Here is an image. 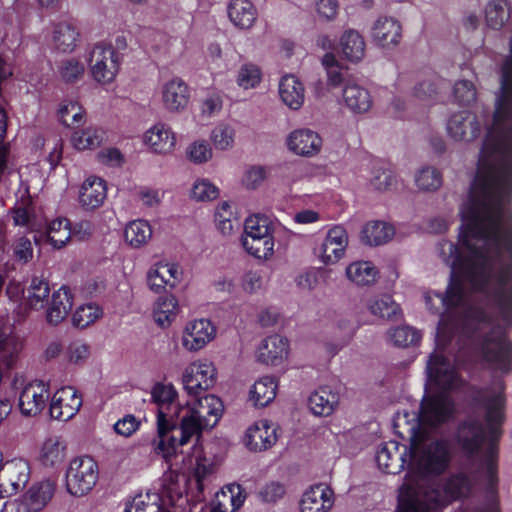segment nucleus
<instances>
[{"label":"nucleus","mask_w":512,"mask_h":512,"mask_svg":"<svg viewBox=\"0 0 512 512\" xmlns=\"http://www.w3.org/2000/svg\"><path fill=\"white\" fill-rule=\"evenodd\" d=\"M512 172L476 174L469 201L461 209L463 224L458 236L465 253L449 246L451 273L445 293L428 291L424 299L432 314L441 315L442 331L449 317L445 312L459 307L465 299L466 281L473 292L484 296L491 314L479 304L465 306L456 319L462 346L458 357L484 362L492 369H512Z\"/></svg>","instance_id":"nucleus-1"},{"label":"nucleus","mask_w":512,"mask_h":512,"mask_svg":"<svg viewBox=\"0 0 512 512\" xmlns=\"http://www.w3.org/2000/svg\"><path fill=\"white\" fill-rule=\"evenodd\" d=\"M177 396L172 384L156 383L151 391L152 400L157 406V448L165 456L175 454L194 435L214 428L224 411L222 400L215 395L198 399L197 407H190L189 401L184 406L177 403Z\"/></svg>","instance_id":"nucleus-2"},{"label":"nucleus","mask_w":512,"mask_h":512,"mask_svg":"<svg viewBox=\"0 0 512 512\" xmlns=\"http://www.w3.org/2000/svg\"><path fill=\"white\" fill-rule=\"evenodd\" d=\"M475 406L485 409L484 420L487 428L478 419L461 421L456 429L454 440L460 451L467 457H474L487 443L482 466L485 469L486 492L494 499L498 494V452L505 421L506 399L503 392L487 396L478 390L473 395Z\"/></svg>","instance_id":"nucleus-3"},{"label":"nucleus","mask_w":512,"mask_h":512,"mask_svg":"<svg viewBox=\"0 0 512 512\" xmlns=\"http://www.w3.org/2000/svg\"><path fill=\"white\" fill-rule=\"evenodd\" d=\"M426 370L427 384L434 393L424 395L416 426L438 427L452 417L454 403L449 392L455 390L462 379L450 359L441 353L430 355Z\"/></svg>","instance_id":"nucleus-4"},{"label":"nucleus","mask_w":512,"mask_h":512,"mask_svg":"<svg viewBox=\"0 0 512 512\" xmlns=\"http://www.w3.org/2000/svg\"><path fill=\"white\" fill-rule=\"evenodd\" d=\"M409 445V466L423 480L444 474L452 461L451 446L447 439H428L419 426H412Z\"/></svg>","instance_id":"nucleus-5"},{"label":"nucleus","mask_w":512,"mask_h":512,"mask_svg":"<svg viewBox=\"0 0 512 512\" xmlns=\"http://www.w3.org/2000/svg\"><path fill=\"white\" fill-rule=\"evenodd\" d=\"M471 491V482L464 473H456L442 483L428 486L422 495L410 490L401 496L399 512H437L454 501L467 497Z\"/></svg>","instance_id":"nucleus-6"},{"label":"nucleus","mask_w":512,"mask_h":512,"mask_svg":"<svg viewBox=\"0 0 512 512\" xmlns=\"http://www.w3.org/2000/svg\"><path fill=\"white\" fill-rule=\"evenodd\" d=\"M99 478L97 462L89 457H77L71 460L66 471L67 491L76 497L89 493L96 485Z\"/></svg>","instance_id":"nucleus-7"},{"label":"nucleus","mask_w":512,"mask_h":512,"mask_svg":"<svg viewBox=\"0 0 512 512\" xmlns=\"http://www.w3.org/2000/svg\"><path fill=\"white\" fill-rule=\"evenodd\" d=\"M216 382V368L211 362H193L182 375V384L192 399L190 407H197V400H203L205 394Z\"/></svg>","instance_id":"nucleus-8"},{"label":"nucleus","mask_w":512,"mask_h":512,"mask_svg":"<svg viewBox=\"0 0 512 512\" xmlns=\"http://www.w3.org/2000/svg\"><path fill=\"white\" fill-rule=\"evenodd\" d=\"M89 61L92 76L99 83L112 82L119 71L118 54L110 45H95Z\"/></svg>","instance_id":"nucleus-9"},{"label":"nucleus","mask_w":512,"mask_h":512,"mask_svg":"<svg viewBox=\"0 0 512 512\" xmlns=\"http://www.w3.org/2000/svg\"><path fill=\"white\" fill-rule=\"evenodd\" d=\"M409 455V447L398 441L384 442L376 453V462L381 471L387 474H398L404 470Z\"/></svg>","instance_id":"nucleus-10"},{"label":"nucleus","mask_w":512,"mask_h":512,"mask_svg":"<svg viewBox=\"0 0 512 512\" xmlns=\"http://www.w3.org/2000/svg\"><path fill=\"white\" fill-rule=\"evenodd\" d=\"M82 398L77 390L65 386L57 390L51 398L49 412L51 418L59 421L70 420L81 408Z\"/></svg>","instance_id":"nucleus-11"},{"label":"nucleus","mask_w":512,"mask_h":512,"mask_svg":"<svg viewBox=\"0 0 512 512\" xmlns=\"http://www.w3.org/2000/svg\"><path fill=\"white\" fill-rule=\"evenodd\" d=\"M50 397L47 384L33 381L23 387L19 395V409L25 416H36L46 407Z\"/></svg>","instance_id":"nucleus-12"},{"label":"nucleus","mask_w":512,"mask_h":512,"mask_svg":"<svg viewBox=\"0 0 512 512\" xmlns=\"http://www.w3.org/2000/svg\"><path fill=\"white\" fill-rule=\"evenodd\" d=\"M447 132L456 141L471 142L480 136L481 125L476 115L460 111L449 118Z\"/></svg>","instance_id":"nucleus-13"},{"label":"nucleus","mask_w":512,"mask_h":512,"mask_svg":"<svg viewBox=\"0 0 512 512\" xmlns=\"http://www.w3.org/2000/svg\"><path fill=\"white\" fill-rule=\"evenodd\" d=\"M348 245L346 230L339 225L329 229L318 254L325 265L337 263L345 254Z\"/></svg>","instance_id":"nucleus-14"},{"label":"nucleus","mask_w":512,"mask_h":512,"mask_svg":"<svg viewBox=\"0 0 512 512\" xmlns=\"http://www.w3.org/2000/svg\"><path fill=\"white\" fill-rule=\"evenodd\" d=\"M276 430L274 424L267 419L255 422L246 432V447L255 452L272 447L277 441Z\"/></svg>","instance_id":"nucleus-15"},{"label":"nucleus","mask_w":512,"mask_h":512,"mask_svg":"<svg viewBox=\"0 0 512 512\" xmlns=\"http://www.w3.org/2000/svg\"><path fill=\"white\" fill-rule=\"evenodd\" d=\"M334 504L333 490L322 483L306 490L300 501L301 512H328Z\"/></svg>","instance_id":"nucleus-16"},{"label":"nucleus","mask_w":512,"mask_h":512,"mask_svg":"<svg viewBox=\"0 0 512 512\" xmlns=\"http://www.w3.org/2000/svg\"><path fill=\"white\" fill-rule=\"evenodd\" d=\"M289 352V341L280 335H271L263 339L257 350L260 363L278 366L286 359Z\"/></svg>","instance_id":"nucleus-17"},{"label":"nucleus","mask_w":512,"mask_h":512,"mask_svg":"<svg viewBox=\"0 0 512 512\" xmlns=\"http://www.w3.org/2000/svg\"><path fill=\"white\" fill-rule=\"evenodd\" d=\"M56 483L50 479L34 484L27 492L25 501L16 507V512H38L52 499Z\"/></svg>","instance_id":"nucleus-18"},{"label":"nucleus","mask_w":512,"mask_h":512,"mask_svg":"<svg viewBox=\"0 0 512 512\" xmlns=\"http://www.w3.org/2000/svg\"><path fill=\"white\" fill-rule=\"evenodd\" d=\"M214 335L215 328L209 320H195L186 327L182 344L189 351H198L210 342Z\"/></svg>","instance_id":"nucleus-19"},{"label":"nucleus","mask_w":512,"mask_h":512,"mask_svg":"<svg viewBox=\"0 0 512 512\" xmlns=\"http://www.w3.org/2000/svg\"><path fill=\"white\" fill-rule=\"evenodd\" d=\"M287 144L297 155L313 156L320 151L322 139L310 129H298L290 133Z\"/></svg>","instance_id":"nucleus-20"},{"label":"nucleus","mask_w":512,"mask_h":512,"mask_svg":"<svg viewBox=\"0 0 512 512\" xmlns=\"http://www.w3.org/2000/svg\"><path fill=\"white\" fill-rule=\"evenodd\" d=\"M372 37L374 42L383 48L396 46L402 37L401 25L392 17L379 18L373 25Z\"/></svg>","instance_id":"nucleus-21"},{"label":"nucleus","mask_w":512,"mask_h":512,"mask_svg":"<svg viewBox=\"0 0 512 512\" xmlns=\"http://www.w3.org/2000/svg\"><path fill=\"white\" fill-rule=\"evenodd\" d=\"M107 196L106 183L102 178L91 176L82 184L79 194V201L86 209L100 207Z\"/></svg>","instance_id":"nucleus-22"},{"label":"nucleus","mask_w":512,"mask_h":512,"mask_svg":"<svg viewBox=\"0 0 512 512\" xmlns=\"http://www.w3.org/2000/svg\"><path fill=\"white\" fill-rule=\"evenodd\" d=\"M339 402V395L329 386H321L308 398L311 412L316 416H329Z\"/></svg>","instance_id":"nucleus-23"},{"label":"nucleus","mask_w":512,"mask_h":512,"mask_svg":"<svg viewBox=\"0 0 512 512\" xmlns=\"http://www.w3.org/2000/svg\"><path fill=\"white\" fill-rule=\"evenodd\" d=\"M188 85L180 78H174L165 84L163 88V101L170 111L184 109L189 102Z\"/></svg>","instance_id":"nucleus-24"},{"label":"nucleus","mask_w":512,"mask_h":512,"mask_svg":"<svg viewBox=\"0 0 512 512\" xmlns=\"http://www.w3.org/2000/svg\"><path fill=\"white\" fill-rule=\"evenodd\" d=\"M72 306L73 298L70 290L62 286L52 294V299L47 309V321L52 325H58L67 317Z\"/></svg>","instance_id":"nucleus-25"},{"label":"nucleus","mask_w":512,"mask_h":512,"mask_svg":"<svg viewBox=\"0 0 512 512\" xmlns=\"http://www.w3.org/2000/svg\"><path fill=\"white\" fill-rule=\"evenodd\" d=\"M144 142L153 152L161 154L170 152L175 146L176 139L165 124L158 123L145 133Z\"/></svg>","instance_id":"nucleus-26"},{"label":"nucleus","mask_w":512,"mask_h":512,"mask_svg":"<svg viewBox=\"0 0 512 512\" xmlns=\"http://www.w3.org/2000/svg\"><path fill=\"white\" fill-rule=\"evenodd\" d=\"M279 95L284 104L298 110L304 103L303 84L294 75H285L279 83Z\"/></svg>","instance_id":"nucleus-27"},{"label":"nucleus","mask_w":512,"mask_h":512,"mask_svg":"<svg viewBox=\"0 0 512 512\" xmlns=\"http://www.w3.org/2000/svg\"><path fill=\"white\" fill-rule=\"evenodd\" d=\"M278 382L275 377L264 376L257 380L249 393V401L257 408L269 405L276 397Z\"/></svg>","instance_id":"nucleus-28"},{"label":"nucleus","mask_w":512,"mask_h":512,"mask_svg":"<svg viewBox=\"0 0 512 512\" xmlns=\"http://www.w3.org/2000/svg\"><path fill=\"white\" fill-rule=\"evenodd\" d=\"M227 12L230 21L241 29L250 28L256 20V9L249 0H231Z\"/></svg>","instance_id":"nucleus-29"},{"label":"nucleus","mask_w":512,"mask_h":512,"mask_svg":"<svg viewBox=\"0 0 512 512\" xmlns=\"http://www.w3.org/2000/svg\"><path fill=\"white\" fill-rule=\"evenodd\" d=\"M367 307L373 315L381 319L397 321L402 316L400 305L388 294L377 296L369 300Z\"/></svg>","instance_id":"nucleus-30"},{"label":"nucleus","mask_w":512,"mask_h":512,"mask_svg":"<svg viewBox=\"0 0 512 512\" xmlns=\"http://www.w3.org/2000/svg\"><path fill=\"white\" fill-rule=\"evenodd\" d=\"M343 99L346 106L355 113L367 112L372 105L369 91L357 84H347L344 87Z\"/></svg>","instance_id":"nucleus-31"},{"label":"nucleus","mask_w":512,"mask_h":512,"mask_svg":"<svg viewBox=\"0 0 512 512\" xmlns=\"http://www.w3.org/2000/svg\"><path fill=\"white\" fill-rule=\"evenodd\" d=\"M394 233L395 229L392 225L383 221H371L363 227L361 238L368 245L378 246L387 243Z\"/></svg>","instance_id":"nucleus-32"},{"label":"nucleus","mask_w":512,"mask_h":512,"mask_svg":"<svg viewBox=\"0 0 512 512\" xmlns=\"http://www.w3.org/2000/svg\"><path fill=\"white\" fill-rule=\"evenodd\" d=\"M340 47L344 57L351 62H359L365 55V41L356 30L345 31L340 39Z\"/></svg>","instance_id":"nucleus-33"},{"label":"nucleus","mask_w":512,"mask_h":512,"mask_svg":"<svg viewBox=\"0 0 512 512\" xmlns=\"http://www.w3.org/2000/svg\"><path fill=\"white\" fill-rule=\"evenodd\" d=\"M71 235L69 221L66 218H58L49 223L45 234L40 235V238L45 237L53 248L60 249L70 240Z\"/></svg>","instance_id":"nucleus-34"},{"label":"nucleus","mask_w":512,"mask_h":512,"mask_svg":"<svg viewBox=\"0 0 512 512\" xmlns=\"http://www.w3.org/2000/svg\"><path fill=\"white\" fill-rule=\"evenodd\" d=\"M346 275L355 284L366 286L375 282L378 270L370 261H357L346 268Z\"/></svg>","instance_id":"nucleus-35"},{"label":"nucleus","mask_w":512,"mask_h":512,"mask_svg":"<svg viewBox=\"0 0 512 512\" xmlns=\"http://www.w3.org/2000/svg\"><path fill=\"white\" fill-rule=\"evenodd\" d=\"M242 246L248 254L257 259H267L274 253L273 235L253 236L241 238Z\"/></svg>","instance_id":"nucleus-36"},{"label":"nucleus","mask_w":512,"mask_h":512,"mask_svg":"<svg viewBox=\"0 0 512 512\" xmlns=\"http://www.w3.org/2000/svg\"><path fill=\"white\" fill-rule=\"evenodd\" d=\"M66 455V444L61 437L52 436L48 438L41 451V461L45 466H56L61 464Z\"/></svg>","instance_id":"nucleus-37"},{"label":"nucleus","mask_w":512,"mask_h":512,"mask_svg":"<svg viewBox=\"0 0 512 512\" xmlns=\"http://www.w3.org/2000/svg\"><path fill=\"white\" fill-rule=\"evenodd\" d=\"M509 17L510 8L507 0H491L485 8L486 23L491 29H501Z\"/></svg>","instance_id":"nucleus-38"},{"label":"nucleus","mask_w":512,"mask_h":512,"mask_svg":"<svg viewBox=\"0 0 512 512\" xmlns=\"http://www.w3.org/2000/svg\"><path fill=\"white\" fill-rule=\"evenodd\" d=\"M78 36L79 33L72 24L59 23L53 32L55 47L62 52H72L76 47Z\"/></svg>","instance_id":"nucleus-39"},{"label":"nucleus","mask_w":512,"mask_h":512,"mask_svg":"<svg viewBox=\"0 0 512 512\" xmlns=\"http://www.w3.org/2000/svg\"><path fill=\"white\" fill-rule=\"evenodd\" d=\"M178 310V301L174 295L160 296L154 312L155 322L162 328L168 327L175 319Z\"/></svg>","instance_id":"nucleus-40"},{"label":"nucleus","mask_w":512,"mask_h":512,"mask_svg":"<svg viewBox=\"0 0 512 512\" xmlns=\"http://www.w3.org/2000/svg\"><path fill=\"white\" fill-rule=\"evenodd\" d=\"M50 293L48 282L40 277H33L27 288V303L32 309L43 308Z\"/></svg>","instance_id":"nucleus-41"},{"label":"nucleus","mask_w":512,"mask_h":512,"mask_svg":"<svg viewBox=\"0 0 512 512\" xmlns=\"http://www.w3.org/2000/svg\"><path fill=\"white\" fill-rule=\"evenodd\" d=\"M221 495L228 499L232 507L231 510L226 507L225 503L218 500L211 512H234L243 505L246 498L245 491L239 484L227 485L225 489H222Z\"/></svg>","instance_id":"nucleus-42"},{"label":"nucleus","mask_w":512,"mask_h":512,"mask_svg":"<svg viewBox=\"0 0 512 512\" xmlns=\"http://www.w3.org/2000/svg\"><path fill=\"white\" fill-rule=\"evenodd\" d=\"M160 501L161 496L156 492L139 494L130 501V512H168Z\"/></svg>","instance_id":"nucleus-43"},{"label":"nucleus","mask_w":512,"mask_h":512,"mask_svg":"<svg viewBox=\"0 0 512 512\" xmlns=\"http://www.w3.org/2000/svg\"><path fill=\"white\" fill-rule=\"evenodd\" d=\"M389 337L397 347H409L419 344L422 335L415 328L403 325L389 330Z\"/></svg>","instance_id":"nucleus-44"},{"label":"nucleus","mask_w":512,"mask_h":512,"mask_svg":"<svg viewBox=\"0 0 512 512\" xmlns=\"http://www.w3.org/2000/svg\"><path fill=\"white\" fill-rule=\"evenodd\" d=\"M103 140V131L97 128H87L81 131H75L72 136V142L76 149H94L97 148Z\"/></svg>","instance_id":"nucleus-45"},{"label":"nucleus","mask_w":512,"mask_h":512,"mask_svg":"<svg viewBox=\"0 0 512 512\" xmlns=\"http://www.w3.org/2000/svg\"><path fill=\"white\" fill-rule=\"evenodd\" d=\"M102 314V309L94 303L81 305L73 313L72 323L75 327L84 329L98 320Z\"/></svg>","instance_id":"nucleus-46"},{"label":"nucleus","mask_w":512,"mask_h":512,"mask_svg":"<svg viewBox=\"0 0 512 512\" xmlns=\"http://www.w3.org/2000/svg\"><path fill=\"white\" fill-rule=\"evenodd\" d=\"M415 183L420 190L434 191L442 185V174L434 167H422L415 176Z\"/></svg>","instance_id":"nucleus-47"},{"label":"nucleus","mask_w":512,"mask_h":512,"mask_svg":"<svg viewBox=\"0 0 512 512\" xmlns=\"http://www.w3.org/2000/svg\"><path fill=\"white\" fill-rule=\"evenodd\" d=\"M262 235H273V229L268 219L259 215L248 217L244 222L242 238L262 237Z\"/></svg>","instance_id":"nucleus-48"},{"label":"nucleus","mask_w":512,"mask_h":512,"mask_svg":"<svg viewBox=\"0 0 512 512\" xmlns=\"http://www.w3.org/2000/svg\"><path fill=\"white\" fill-rule=\"evenodd\" d=\"M261 78L260 68L255 64L247 63L243 64L238 71L237 84L244 89L254 88L260 83Z\"/></svg>","instance_id":"nucleus-49"},{"label":"nucleus","mask_w":512,"mask_h":512,"mask_svg":"<svg viewBox=\"0 0 512 512\" xmlns=\"http://www.w3.org/2000/svg\"><path fill=\"white\" fill-rule=\"evenodd\" d=\"M83 109L78 103L70 101L61 105L59 109L60 121L68 127H77L82 123Z\"/></svg>","instance_id":"nucleus-50"},{"label":"nucleus","mask_w":512,"mask_h":512,"mask_svg":"<svg viewBox=\"0 0 512 512\" xmlns=\"http://www.w3.org/2000/svg\"><path fill=\"white\" fill-rule=\"evenodd\" d=\"M453 95L458 104L466 106L476 100L477 92L473 82L459 80L453 86Z\"/></svg>","instance_id":"nucleus-51"},{"label":"nucleus","mask_w":512,"mask_h":512,"mask_svg":"<svg viewBox=\"0 0 512 512\" xmlns=\"http://www.w3.org/2000/svg\"><path fill=\"white\" fill-rule=\"evenodd\" d=\"M440 82L442 80L435 73H431L427 80L419 82L414 87V96L420 100L433 99L438 93Z\"/></svg>","instance_id":"nucleus-52"},{"label":"nucleus","mask_w":512,"mask_h":512,"mask_svg":"<svg viewBox=\"0 0 512 512\" xmlns=\"http://www.w3.org/2000/svg\"><path fill=\"white\" fill-rule=\"evenodd\" d=\"M130 231L133 233V237L130 239L131 247L141 246L152 236L151 226L145 220H131Z\"/></svg>","instance_id":"nucleus-53"},{"label":"nucleus","mask_w":512,"mask_h":512,"mask_svg":"<svg viewBox=\"0 0 512 512\" xmlns=\"http://www.w3.org/2000/svg\"><path fill=\"white\" fill-rule=\"evenodd\" d=\"M84 65L76 59H66L61 62L60 75L67 83L78 81L84 74Z\"/></svg>","instance_id":"nucleus-54"},{"label":"nucleus","mask_w":512,"mask_h":512,"mask_svg":"<svg viewBox=\"0 0 512 512\" xmlns=\"http://www.w3.org/2000/svg\"><path fill=\"white\" fill-rule=\"evenodd\" d=\"M218 196V188L205 179L197 180L191 190V197L197 201H211Z\"/></svg>","instance_id":"nucleus-55"},{"label":"nucleus","mask_w":512,"mask_h":512,"mask_svg":"<svg viewBox=\"0 0 512 512\" xmlns=\"http://www.w3.org/2000/svg\"><path fill=\"white\" fill-rule=\"evenodd\" d=\"M232 207L227 201H223L216 209L215 223L218 230L223 234H229L233 230Z\"/></svg>","instance_id":"nucleus-56"},{"label":"nucleus","mask_w":512,"mask_h":512,"mask_svg":"<svg viewBox=\"0 0 512 512\" xmlns=\"http://www.w3.org/2000/svg\"><path fill=\"white\" fill-rule=\"evenodd\" d=\"M286 493L284 484L278 481H271L262 486L258 492V497L265 503H276L283 498Z\"/></svg>","instance_id":"nucleus-57"},{"label":"nucleus","mask_w":512,"mask_h":512,"mask_svg":"<svg viewBox=\"0 0 512 512\" xmlns=\"http://www.w3.org/2000/svg\"><path fill=\"white\" fill-rule=\"evenodd\" d=\"M211 139L217 149L225 150L234 142V130L227 125H218L212 130Z\"/></svg>","instance_id":"nucleus-58"},{"label":"nucleus","mask_w":512,"mask_h":512,"mask_svg":"<svg viewBox=\"0 0 512 512\" xmlns=\"http://www.w3.org/2000/svg\"><path fill=\"white\" fill-rule=\"evenodd\" d=\"M98 161L109 167H120L125 163V155L115 147L104 148L97 153Z\"/></svg>","instance_id":"nucleus-59"},{"label":"nucleus","mask_w":512,"mask_h":512,"mask_svg":"<svg viewBox=\"0 0 512 512\" xmlns=\"http://www.w3.org/2000/svg\"><path fill=\"white\" fill-rule=\"evenodd\" d=\"M90 356V347L82 341H74L68 347L69 362L81 365Z\"/></svg>","instance_id":"nucleus-60"},{"label":"nucleus","mask_w":512,"mask_h":512,"mask_svg":"<svg viewBox=\"0 0 512 512\" xmlns=\"http://www.w3.org/2000/svg\"><path fill=\"white\" fill-rule=\"evenodd\" d=\"M188 157L194 163L206 162L212 156V151L206 142H194L188 149Z\"/></svg>","instance_id":"nucleus-61"},{"label":"nucleus","mask_w":512,"mask_h":512,"mask_svg":"<svg viewBox=\"0 0 512 512\" xmlns=\"http://www.w3.org/2000/svg\"><path fill=\"white\" fill-rule=\"evenodd\" d=\"M167 283H169V279L163 277L156 265L148 271L147 284L151 291L160 294L166 291Z\"/></svg>","instance_id":"nucleus-62"},{"label":"nucleus","mask_w":512,"mask_h":512,"mask_svg":"<svg viewBox=\"0 0 512 512\" xmlns=\"http://www.w3.org/2000/svg\"><path fill=\"white\" fill-rule=\"evenodd\" d=\"M14 256L17 260L27 263L33 257V248L30 239L20 237L16 240L13 248Z\"/></svg>","instance_id":"nucleus-63"},{"label":"nucleus","mask_w":512,"mask_h":512,"mask_svg":"<svg viewBox=\"0 0 512 512\" xmlns=\"http://www.w3.org/2000/svg\"><path fill=\"white\" fill-rule=\"evenodd\" d=\"M159 272L163 275L164 278L169 279V283H167L169 288H174L177 283L180 282V271L179 266L177 264H169V263H158L156 264Z\"/></svg>","instance_id":"nucleus-64"}]
</instances>
